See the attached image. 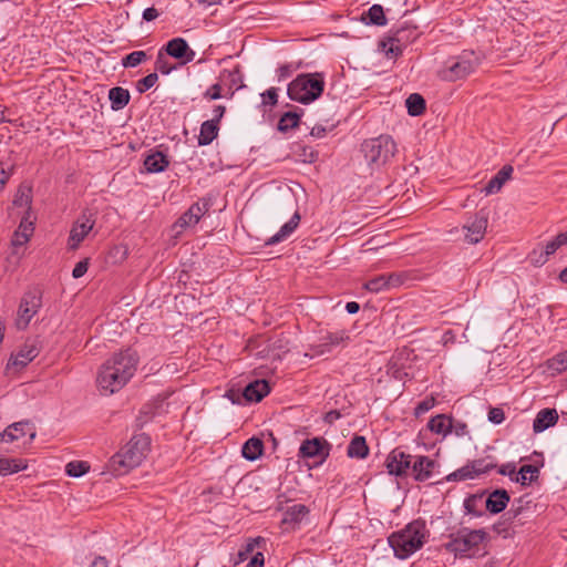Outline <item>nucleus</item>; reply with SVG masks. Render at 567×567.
Returning <instances> with one entry per match:
<instances>
[{
    "instance_id": "1",
    "label": "nucleus",
    "mask_w": 567,
    "mask_h": 567,
    "mask_svg": "<svg viewBox=\"0 0 567 567\" xmlns=\"http://www.w3.org/2000/svg\"><path fill=\"white\" fill-rule=\"evenodd\" d=\"M138 354L135 350L127 348L114 354L100 369L96 383L102 394H113L120 391L134 375Z\"/></svg>"
},
{
    "instance_id": "2",
    "label": "nucleus",
    "mask_w": 567,
    "mask_h": 567,
    "mask_svg": "<svg viewBox=\"0 0 567 567\" xmlns=\"http://www.w3.org/2000/svg\"><path fill=\"white\" fill-rule=\"evenodd\" d=\"M426 533L425 522L415 519L409 523L403 529L392 533L388 542L395 557L405 559L423 546Z\"/></svg>"
},
{
    "instance_id": "3",
    "label": "nucleus",
    "mask_w": 567,
    "mask_h": 567,
    "mask_svg": "<svg viewBox=\"0 0 567 567\" xmlns=\"http://www.w3.org/2000/svg\"><path fill=\"white\" fill-rule=\"evenodd\" d=\"M324 85L322 73H301L288 84L287 94L292 101L309 104L322 95Z\"/></svg>"
},
{
    "instance_id": "4",
    "label": "nucleus",
    "mask_w": 567,
    "mask_h": 567,
    "mask_svg": "<svg viewBox=\"0 0 567 567\" xmlns=\"http://www.w3.org/2000/svg\"><path fill=\"white\" fill-rule=\"evenodd\" d=\"M481 63L474 51H464L456 58L450 59L440 70L437 76L442 81L455 82L472 74Z\"/></svg>"
},
{
    "instance_id": "5",
    "label": "nucleus",
    "mask_w": 567,
    "mask_h": 567,
    "mask_svg": "<svg viewBox=\"0 0 567 567\" xmlns=\"http://www.w3.org/2000/svg\"><path fill=\"white\" fill-rule=\"evenodd\" d=\"M361 152L369 166L380 167L394 156L396 145L390 135H380L365 140L361 144Z\"/></svg>"
},
{
    "instance_id": "6",
    "label": "nucleus",
    "mask_w": 567,
    "mask_h": 567,
    "mask_svg": "<svg viewBox=\"0 0 567 567\" xmlns=\"http://www.w3.org/2000/svg\"><path fill=\"white\" fill-rule=\"evenodd\" d=\"M451 540L445 548L455 556L465 557L472 550L478 551L480 546L487 540L488 534L484 529L463 528L450 536Z\"/></svg>"
},
{
    "instance_id": "7",
    "label": "nucleus",
    "mask_w": 567,
    "mask_h": 567,
    "mask_svg": "<svg viewBox=\"0 0 567 567\" xmlns=\"http://www.w3.org/2000/svg\"><path fill=\"white\" fill-rule=\"evenodd\" d=\"M417 29L414 25H402L391 30L390 34L379 42V48L389 59H396L403 52V49L417 38Z\"/></svg>"
},
{
    "instance_id": "8",
    "label": "nucleus",
    "mask_w": 567,
    "mask_h": 567,
    "mask_svg": "<svg viewBox=\"0 0 567 567\" xmlns=\"http://www.w3.org/2000/svg\"><path fill=\"white\" fill-rule=\"evenodd\" d=\"M42 306V297L41 291L39 289H33L24 293L21 299L19 310H18V320L17 326L19 329H25L30 323L33 316L39 311Z\"/></svg>"
},
{
    "instance_id": "9",
    "label": "nucleus",
    "mask_w": 567,
    "mask_h": 567,
    "mask_svg": "<svg viewBox=\"0 0 567 567\" xmlns=\"http://www.w3.org/2000/svg\"><path fill=\"white\" fill-rule=\"evenodd\" d=\"M95 225L94 214L91 212H83L82 215L74 221L70 230L68 246L70 250L79 248L80 244L85 239L87 234Z\"/></svg>"
},
{
    "instance_id": "10",
    "label": "nucleus",
    "mask_w": 567,
    "mask_h": 567,
    "mask_svg": "<svg viewBox=\"0 0 567 567\" xmlns=\"http://www.w3.org/2000/svg\"><path fill=\"white\" fill-rule=\"evenodd\" d=\"M331 444L323 437L305 440L299 447V456L302 458L318 457L317 464H322L330 454Z\"/></svg>"
},
{
    "instance_id": "11",
    "label": "nucleus",
    "mask_w": 567,
    "mask_h": 567,
    "mask_svg": "<svg viewBox=\"0 0 567 567\" xmlns=\"http://www.w3.org/2000/svg\"><path fill=\"white\" fill-rule=\"evenodd\" d=\"M150 444L151 439L144 433L136 434L130 440L123 452L127 455L131 466H138L142 463Z\"/></svg>"
},
{
    "instance_id": "12",
    "label": "nucleus",
    "mask_w": 567,
    "mask_h": 567,
    "mask_svg": "<svg viewBox=\"0 0 567 567\" xmlns=\"http://www.w3.org/2000/svg\"><path fill=\"white\" fill-rule=\"evenodd\" d=\"M412 458L411 454L394 449L386 457V468L392 475L406 476L412 471Z\"/></svg>"
},
{
    "instance_id": "13",
    "label": "nucleus",
    "mask_w": 567,
    "mask_h": 567,
    "mask_svg": "<svg viewBox=\"0 0 567 567\" xmlns=\"http://www.w3.org/2000/svg\"><path fill=\"white\" fill-rule=\"evenodd\" d=\"M487 228V213L484 210H480L471 218L464 226L463 229L465 233V240L468 244H477L480 243L485 235Z\"/></svg>"
},
{
    "instance_id": "14",
    "label": "nucleus",
    "mask_w": 567,
    "mask_h": 567,
    "mask_svg": "<svg viewBox=\"0 0 567 567\" xmlns=\"http://www.w3.org/2000/svg\"><path fill=\"white\" fill-rule=\"evenodd\" d=\"M439 466V463L429 456L417 455L414 457L410 474L416 482H425L435 476Z\"/></svg>"
},
{
    "instance_id": "15",
    "label": "nucleus",
    "mask_w": 567,
    "mask_h": 567,
    "mask_svg": "<svg viewBox=\"0 0 567 567\" xmlns=\"http://www.w3.org/2000/svg\"><path fill=\"white\" fill-rule=\"evenodd\" d=\"M40 353L39 341L37 339H28L16 355H12L8 367L13 365L24 368Z\"/></svg>"
},
{
    "instance_id": "16",
    "label": "nucleus",
    "mask_w": 567,
    "mask_h": 567,
    "mask_svg": "<svg viewBox=\"0 0 567 567\" xmlns=\"http://www.w3.org/2000/svg\"><path fill=\"white\" fill-rule=\"evenodd\" d=\"M25 434H29V440L35 437V431L29 422H16L9 425L2 433H0V443L18 441Z\"/></svg>"
},
{
    "instance_id": "17",
    "label": "nucleus",
    "mask_w": 567,
    "mask_h": 567,
    "mask_svg": "<svg viewBox=\"0 0 567 567\" xmlns=\"http://www.w3.org/2000/svg\"><path fill=\"white\" fill-rule=\"evenodd\" d=\"M309 513H310V509L308 506H306L303 504H295L292 506H289L285 511L280 524L286 529H288V528L296 529L300 525V523L303 520V518L309 515Z\"/></svg>"
},
{
    "instance_id": "18",
    "label": "nucleus",
    "mask_w": 567,
    "mask_h": 567,
    "mask_svg": "<svg viewBox=\"0 0 567 567\" xmlns=\"http://www.w3.org/2000/svg\"><path fill=\"white\" fill-rule=\"evenodd\" d=\"M511 496L504 488H497L489 493L485 499L486 511L493 515L502 513L508 505Z\"/></svg>"
},
{
    "instance_id": "19",
    "label": "nucleus",
    "mask_w": 567,
    "mask_h": 567,
    "mask_svg": "<svg viewBox=\"0 0 567 567\" xmlns=\"http://www.w3.org/2000/svg\"><path fill=\"white\" fill-rule=\"evenodd\" d=\"M270 392L266 380H255L248 383L243 390L244 400L247 402H260Z\"/></svg>"
},
{
    "instance_id": "20",
    "label": "nucleus",
    "mask_w": 567,
    "mask_h": 567,
    "mask_svg": "<svg viewBox=\"0 0 567 567\" xmlns=\"http://www.w3.org/2000/svg\"><path fill=\"white\" fill-rule=\"evenodd\" d=\"M558 422V413L555 409H543L540 410L533 422V431L540 433L550 426H554Z\"/></svg>"
},
{
    "instance_id": "21",
    "label": "nucleus",
    "mask_w": 567,
    "mask_h": 567,
    "mask_svg": "<svg viewBox=\"0 0 567 567\" xmlns=\"http://www.w3.org/2000/svg\"><path fill=\"white\" fill-rule=\"evenodd\" d=\"M513 167L504 165L484 186L483 192L486 195H492L501 190L506 181L511 178Z\"/></svg>"
},
{
    "instance_id": "22",
    "label": "nucleus",
    "mask_w": 567,
    "mask_h": 567,
    "mask_svg": "<svg viewBox=\"0 0 567 567\" xmlns=\"http://www.w3.org/2000/svg\"><path fill=\"white\" fill-rule=\"evenodd\" d=\"M127 455L123 452V450L116 454H114L109 463L107 468L112 473L113 476H122L128 473L131 470L136 466H131L127 462Z\"/></svg>"
},
{
    "instance_id": "23",
    "label": "nucleus",
    "mask_w": 567,
    "mask_h": 567,
    "mask_svg": "<svg viewBox=\"0 0 567 567\" xmlns=\"http://www.w3.org/2000/svg\"><path fill=\"white\" fill-rule=\"evenodd\" d=\"M168 156L159 151L150 154L144 161L145 169L148 173H162L168 167Z\"/></svg>"
},
{
    "instance_id": "24",
    "label": "nucleus",
    "mask_w": 567,
    "mask_h": 567,
    "mask_svg": "<svg viewBox=\"0 0 567 567\" xmlns=\"http://www.w3.org/2000/svg\"><path fill=\"white\" fill-rule=\"evenodd\" d=\"M350 339L347 330H339L336 332H327L320 338L321 343L318 346L322 348L320 353L329 352L332 347H337Z\"/></svg>"
},
{
    "instance_id": "25",
    "label": "nucleus",
    "mask_w": 567,
    "mask_h": 567,
    "mask_svg": "<svg viewBox=\"0 0 567 567\" xmlns=\"http://www.w3.org/2000/svg\"><path fill=\"white\" fill-rule=\"evenodd\" d=\"M300 221V215L296 212L292 217L281 226L279 231L266 240V246L275 245L286 239L290 234L295 231Z\"/></svg>"
},
{
    "instance_id": "26",
    "label": "nucleus",
    "mask_w": 567,
    "mask_h": 567,
    "mask_svg": "<svg viewBox=\"0 0 567 567\" xmlns=\"http://www.w3.org/2000/svg\"><path fill=\"white\" fill-rule=\"evenodd\" d=\"M109 100L113 111L123 110L131 100V94L127 89L114 86L109 91Z\"/></svg>"
},
{
    "instance_id": "27",
    "label": "nucleus",
    "mask_w": 567,
    "mask_h": 567,
    "mask_svg": "<svg viewBox=\"0 0 567 567\" xmlns=\"http://www.w3.org/2000/svg\"><path fill=\"white\" fill-rule=\"evenodd\" d=\"M241 454L247 461L258 460L264 454L262 440L256 436L248 439L243 445Z\"/></svg>"
},
{
    "instance_id": "28",
    "label": "nucleus",
    "mask_w": 567,
    "mask_h": 567,
    "mask_svg": "<svg viewBox=\"0 0 567 567\" xmlns=\"http://www.w3.org/2000/svg\"><path fill=\"white\" fill-rule=\"evenodd\" d=\"M427 429L435 434H443L445 436L452 433V416L437 414L430 419Z\"/></svg>"
},
{
    "instance_id": "29",
    "label": "nucleus",
    "mask_w": 567,
    "mask_h": 567,
    "mask_svg": "<svg viewBox=\"0 0 567 567\" xmlns=\"http://www.w3.org/2000/svg\"><path fill=\"white\" fill-rule=\"evenodd\" d=\"M539 467L533 464L522 465L518 473L515 477H512V481L520 484L522 486H527L533 482L538 480Z\"/></svg>"
},
{
    "instance_id": "30",
    "label": "nucleus",
    "mask_w": 567,
    "mask_h": 567,
    "mask_svg": "<svg viewBox=\"0 0 567 567\" xmlns=\"http://www.w3.org/2000/svg\"><path fill=\"white\" fill-rule=\"evenodd\" d=\"M347 454L351 458H364L369 454V446L364 436L355 435L349 443Z\"/></svg>"
},
{
    "instance_id": "31",
    "label": "nucleus",
    "mask_w": 567,
    "mask_h": 567,
    "mask_svg": "<svg viewBox=\"0 0 567 567\" xmlns=\"http://www.w3.org/2000/svg\"><path fill=\"white\" fill-rule=\"evenodd\" d=\"M218 132L219 125L215 122H212L210 120L203 122L198 135V145H209L217 137Z\"/></svg>"
},
{
    "instance_id": "32",
    "label": "nucleus",
    "mask_w": 567,
    "mask_h": 567,
    "mask_svg": "<svg viewBox=\"0 0 567 567\" xmlns=\"http://www.w3.org/2000/svg\"><path fill=\"white\" fill-rule=\"evenodd\" d=\"M187 49L188 43L184 38H174L169 40L162 50H165L169 56L179 60L184 58Z\"/></svg>"
},
{
    "instance_id": "33",
    "label": "nucleus",
    "mask_w": 567,
    "mask_h": 567,
    "mask_svg": "<svg viewBox=\"0 0 567 567\" xmlns=\"http://www.w3.org/2000/svg\"><path fill=\"white\" fill-rule=\"evenodd\" d=\"M408 113L411 116H420L425 112L426 102L425 99L419 93H412L405 101Z\"/></svg>"
},
{
    "instance_id": "34",
    "label": "nucleus",
    "mask_w": 567,
    "mask_h": 567,
    "mask_svg": "<svg viewBox=\"0 0 567 567\" xmlns=\"http://www.w3.org/2000/svg\"><path fill=\"white\" fill-rule=\"evenodd\" d=\"M27 467V461L23 458H0V475L18 473Z\"/></svg>"
},
{
    "instance_id": "35",
    "label": "nucleus",
    "mask_w": 567,
    "mask_h": 567,
    "mask_svg": "<svg viewBox=\"0 0 567 567\" xmlns=\"http://www.w3.org/2000/svg\"><path fill=\"white\" fill-rule=\"evenodd\" d=\"M32 204V187L25 183L19 185L13 198V205L17 207H27L29 210Z\"/></svg>"
},
{
    "instance_id": "36",
    "label": "nucleus",
    "mask_w": 567,
    "mask_h": 567,
    "mask_svg": "<svg viewBox=\"0 0 567 567\" xmlns=\"http://www.w3.org/2000/svg\"><path fill=\"white\" fill-rule=\"evenodd\" d=\"M367 24L385 25L386 18L382 6L373 4L362 17Z\"/></svg>"
},
{
    "instance_id": "37",
    "label": "nucleus",
    "mask_w": 567,
    "mask_h": 567,
    "mask_svg": "<svg viewBox=\"0 0 567 567\" xmlns=\"http://www.w3.org/2000/svg\"><path fill=\"white\" fill-rule=\"evenodd\" d=\"M299 123L300 114L289 111L280 116L277 128L281 133H287L290 128L298 127Z\"/></svg>"
},
{
    "instance_id": "38",
    "label": "nucleus",
    "mask_w": 567,
    "mask_h": 567,
    "mask_svg": "<svg viewBox=\"0 0 567 567\" xmlns=\"http://www.w3.org/2000/svg\"><path fill=\"white\" fill-rule=\"evenodd\" d=\"M485 493L486 492L472 494L464 499V508L467 514H471L475 517L483 516V512L478 509V507L480 504L482 503Z\"/></svg>"
},
{
    "instance_id": "39",
    "label": "nucleus",
    "mask_w": 567,
    "mask_h": 567,
    "mask_svg": "<svg viewBox=\"0 0 567 567\" xmlns=\"http://www.w3.org/2000/svg\"><path fill=\"white\" fill-rule=\"evenodd\" d=\"M220 80H227L229 89H233L234 86H236V90L244 87L243 74L239 65L235 66L231 71L224 70L220 74Z\"/></svg>"
},
{
    "instance_id": "40",
    "label": "nucleus",
    "mask_w": 567,
    "mask_h": 567,
    "mask_svg": "<svg viewBox=\"0 0 567 567\" xmlns=\"http://www.w3.org/2000/svg\"><path fill=\"white\" fill-rule=\"evenodd\" d=\"M24 220H25V218H23L21 220L20 226H19V228H23V231H19V230L14 231L13 237L11 239V244L14 247H20V246L25 245L30 239L31 233L33 231L32 223H30L29 224L30 233H28V227L24 226Z\"/></svg>"
},
{
    "instance_id": "41",
    "label": "nucleus",
    "mask_w": 567,
    "mask_h": 567,
    "mask_svg": "<svg viewBox=\"0 0 567 567\" xmlns=\"http://www.w3.org/2000/svg\"><path fill=\"white\" fill-rule=\"evenodd\" d=\"M547 368L555 372L561 373L567 370V351L560 352L547 361Z\"/></svg>"
},
{
    "instance_id": "42",
    "label": "nucleus",
    "mask_w": 567,
    "mask_h": 567,
    "mask_svg": "<svg viewBox=\"0 0 567 567\" xmlns=\"http://www.w3.org/2000/svg\"><path fill=\"white\" fill-rule=\"evenodd\" d=\"M147 60L145 51H133L122 59L124 68H135Z\"/></svg>"
},
{
    "instance_id": "43",
    "label": "nucleus",
    "mask_w": 567,
    "mask_h": 567,
    "mask_svg": "<svg viewBox=\"0 0 567 567\" xmlns=\"http://www.w3.org/2000/svg\"><path fill=\"white\" fill-rule=\"evenodd\" d=\"M90 465L84 461H73L66 464L65 472L69 476L80 477L87 473Z\"/></svg>"
},
{
    "instance_id": "44",
    "label": "nucleus",
    "mask_w": 567,
    "mask_h": 567,
    "mask_svg": "<svg viewBox=\"0 0 567 567\" xmlns=\"http://www.w3.org/2000/svg\"><path fill=\"white\" fill-rule=\"evenodd\" d=\"M472 470V474L474 477L488 473L493 468L496 467L495 463L486 462L484 458L474 460L473 462L468 463Z\"/></svg>"
},
{
    "instance_id": "45",
    "label": "nucleus",
    "mask_w": 567,
    "mask_h": 567,
    "mask_svg": "<svg viewBox=\"0 0 567 567\" xmlns=\"http://www.w3.org/2000/svg\"><path fill=\"white\" fill-rule=\"evenodd\" d=\"M212 206L209 198H202L198 202L194 203L188 209L193 210V216L197 221L209 210Z\"/></svg>"
},
{
    "instance_id": "46",
    "label": "nucleus",
    "mask_w": 567,
    "mask_h": 567,
    "mask_svg": "<svg viewBox=\"0 0 567 567\" xmlns=\"http://www.w3.org/2000/svg\"><path fill=\"white\" fill-rule=\"evenodd\" d=\"M193 210L187 209L175 223L174 228L177 229V233H181L183 229L195 226L198 224L196 218L193 216Z\"/></svg>"
},
{
    "instance_id": "47",
    "label": "nucleus",
    "mask_w": 567,
    "mask_h": 567,
    "mask_svg": "<svg viewBox=\"0 0 567 567\" xmlns=\"http://www.w3.org/2000/svg\"><path fill=\"white\" fill-rule=\"evenodd\" d=\"M158 81V75L156 72L150 73L146 76L142 78L136 82V91L138 93H144L151 87H153Z\"/></svg>"
},
{
    "instance_id": "48",
    "label": "nucleus",
    "mask_w": 567,
    "mask_h": 567,
    "mask_svg": "<svg viewBox=\"0 0 567 567\" xmlns=\"http://www.w3.org/2000/svg\"><path fill=\"white\" fill-rule=\"evenodd\" d=\"M528 259L532 265L539 267L547 262L548 257L544 252L543 245H538L536 248H534L529 255Z\"/></svg>"
},
{
    "instance_id": "49",
    "label": "nucleus",
    "mask_w": 567,
    "mask_h": 567,
    "mask_svg": "<svg viewBox=\"0 0 567 567\" xmlns=\"http://www.w3.org/2000/svg\"><path fill=\"white\" fill-rule=\"evenodd\" d=\"M364 288L371 292H379L386 289L385 275L378 276L364 284Z\"/></svg>"
},
{
    "instance_id": "50",
    "label": "nucleus",
    "mask_w": 567,
    "mask_h": 567,
    "mask_svg": "<svg viewBox=\"0 0 567 567\" xmlns=\"http://www.w3.org/2000/svg\"><path fill=\"white\" fill-rule=\"evenodd\" d=\"M163 50H161L157 54L156 61H155V69L159 71L162 74H169L175 66L171 65L163 55Z\"/></svg>"
},
{
    "instance_id": "51",
    "label": "nucleus",
    "mask_w": 567,
    "mask_h": 567,
    "mask_svg": "<svg viewBox=\"0 0 567 567\" xmlns=\"http://www.w3.org/2000/svg\"><path fill=\"white\" fill-rule=\"evenodd\" d=\"M13 165L0 162V190H2L13 174Z\"/></svg>"
},
{
    "instance_id": "52",
    "label": "nucleus",
    "mask_w": 567,
    "mask_h": 567,
    "mask_svg": "<svg viewBox=\"0 0 567 567\" xmlns=\"http://www.w3.org/2000/svg\"><path fill=\"white\" fill-rule=\"evenodd\" d=\"M435 404L434 398H426L423 401L419 402L414 409V414L416 416H420L421 414H424L425 412L430 411Z\"/></svg>"
},
{
    "instance_id": "53",
    "label": "nucleus",
    "mask_w": 567,
    "mask_h": 567,
    "mask_svg": "<svg viewBox=\"0 0 567 567\" xmlns=\"http://www.w3.org/2000/svg\"><path fill=\"white\" fill-rule=\"evenodd\" d=\"M298 69V65H293L291 63H286L280 65L277 69L278 81H284L292 75V73Z\"/></svg>"
},
{
    "instance_id": "54",
    "label": "nucleus",
    "mask_w": 567,
    "mask_h": 567,
    "mask_svg": "<svg viewBox=\"0 0 567 567\" xmlns=\"http://www.w3.org/2000/svg\"><path fill=\"white\" fill-rule=\"evenodd\" d=\"M89 265H90L89 258H85V259L79 261L72 270V277L74 279H79V278L83 277L89 269Z\"/></svg>"
},
{
    "instance_id": "55",
    "label": "nucleus",
    "mask_w": 567,
    "mask_h": 567,
    "mask_svg": "<svg viewBox=\"0 0 567 567\" xmlns=\"http://www.w3.org/2000/svg\"><path fill=\"white\" fill-rule=\"evenodd\" d=\"M505 420V413L501 408H491L488 411V421L494 424H501Z\"/></svg>"
},
{
    "instance_id": "56",
    "label": "nucleus",
    "mask_w": 567,
    "mask_h": 567,
    "mask_svg": "<svg viewBox=\"0 0 567 567\" xmlns=\"http://www.w3.org/2000/svg\"><path fill=\"white\" fill-rule=\"evenodd\" d=\"M204 99L206 100H218L223 96L221 85L219 83L213 84L209 89L204 92Z\"/></svg>"
},
{
    "instance_id": "57",
    "label": "nucleus",
    "mask_w": 567,
    "mask_h": 567,
    "mask_svg": "<svg viewBox=\"0 0 567 567\" xmlns=\"http://www.w3.org/2000/svg\"><path fill=\"white\" fill-rule=\"evenodd\" d=\"M264 104L276 105L278 101L277 89L270 87L261 94Z\"/></svg>"
},
{
    "instance_id": "58",
    "label": "nucleus",
    "mask_w": 567,
    "mask_h": 567,
    "mask_svg": "<svg viewBox=\"0 0 567 567\" xmlns=\"http://www.w3.org/2000/svg\"><path fill=\"white\" fill-rule=\"evenodd\" d=\"M452 432H454L456 436L467 435L468 430L466 423L462 421H454L452 419Z\"/></svg>"
},
{
    "instance_id": "59",
    "label": "nucleus",
    "mask_w": 567,
    "mask_h": 567,
    "mask_svg": "<svg viewBox=\"0 0 567 567\" xmlns=\"http://www.w3.org/2000/svg\"><path fill=\"white\" fill-rule=\"evenodd\" d=\"M265 557L261 551H257L246 567H264Z\"/></svg>"
},
{
    "instance_id": "60",
    "label": "nucleus",
    "mask_w": 567,
    "mask_h": 567,
    "mask_svg": "<svg viewBox=\"0 0 567 567\" xmlns=\"http://www.w3.org/2000/svg\"><path fill=\"white\" fill-rule=\"evenodd\" d=\"M497 472L501 475H508L512 478L514 477L513 475L516 473V466L514 463H506L499 466Z\"/></svg>"
},
{
    "instance_id": "61",
    "label": "nucleus",
    "mask_w": 567,
    "mask_h": 567,
    "mask_svg": "<svg viewBox=\"0 0 567 567\" xmlns=\"http://www.w3.org/2000/svg\"><path fill=\"white\" fill-rule=\"evenodd\" d=\"M226 396L235 404H240L244 400L243 392L234 389L228 390Z\"/></svg>"
},
{
    "instance_id": "62",
    "label": "nucleus",
    "mask_w": 567,
    "mask_h": 567,
    "mask_svg": "<svg viewBox=\"0 0 567 567\" xmlns=\"http://www.w3.org/2000/svg\"><path fill=\"white\" fill-rule=\"evenodd\" d=\"M456 471H457V474H458V478L461 481L474 478V476L472 474L471 466H470L468 463L465 466H463V467H461V468H458Z\"/></svg>"
},
{
    "instance_id": "63",
    "label": "nucleus",
    "mask_w": 567,
    "mask_h": 567,
    "mask_svg": "<svg viewBox=\"0 0 567 567\" xmlns=\"http://www.w3.org/2000/svg\"><path fill=\"white\" fill-rule=\"evenodd\" d=\"M159 16V12L156 8L154 7H151V8H146L144 11H143V19L147 22L150 21H153L155 19H157Z\"/></svg>"
},
{
    "instance_id": "64",
    "label": "nucleus",
    "mask_w": 567,
    "mask_h": 567,
    "mask_svg": "<svg viewBox=\"0 0 567 567\" xmlns=\"http://www.w3.org/2000/svg\"><path fill=\"white\" fill-rule=\"evenodd\" d=\"M559 248V244L556 243L554 239L548 241L546 245H543L544 252L548 258L549 256L554 255Z\"/></svg>"
}]
</instances>
